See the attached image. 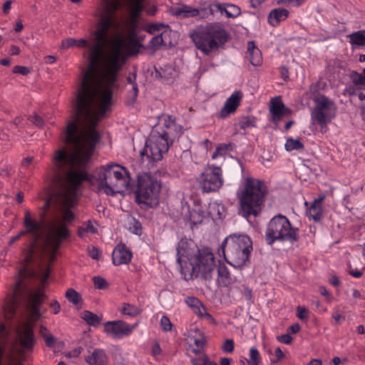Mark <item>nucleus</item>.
Wrapping results in <instances>:
<instances>
[{
  "label": "nucleus",
  "instance_id": "4c0bfd02",
  "mask_svg": "<svg viewBox=\"0 0 365 365\" xmlns=\"http://www.w3.org/2000/svg\"><path fill=\"white\" fill-rule=\"evenodd\" d=\"M351 78L352 83L357 86L358 88L364 89L365 88V77L363 73H359L354 71L351 74Z\"/></svg>",
  "mask_w": 365,
  "mask_h": 365
},
{
  "label": "nucleus",
  "instance_id": "c03bdc74",
  "mask_svg": "<svg viewBox=\"0 0 365 365\" xmlns=\"http://www.w3.org/2000/svg\"><path fill=\"white\" fill-rule=\"evenodd\" d=\"M93 281L95 287L99 289H104L108 287L106 280L100 276H95L93 278Z\"/></svg>",
  "mask_w": 365,
  "mask_h": 365
},
{
  "label": "nucleus",
  "instance_id": "603ef678",
  "mask_svg": "<svg viewBox=\"0 0 365 365\" xmlns=\"http://www.w3.org/2000/svg\"><path fill=\"white\" fill-rule=\"evenodd\" d=\"M50 269L48 267L43 268L41 272L38 274V278L41 281L42 286H43L49 277Z\"/></svg>",
  "mask_w": 365,
  "mask_h": 365
},
{
  "label": "nucleus",
  "instance_id": "0e129e2a",
  "mask_svg": "<svg viewBox=\"0 0 365 365\" xmlns=\"http://www.w3.org/2000/svg\"><path fill=\"white\" fill-rule=\"evenodd\" d=\"M331 317L334 320L335 324H339L341 320H344L345 319V317L342 316L339 313V310L334 311L332 314H331Z\"/></svg>",
  "mask_w": 365,
  "mask_h": 365
},
{
  "label": "nucleus",
  "instance_id": "7c9ffc66",
  "mask_svg": "<svg viewBox=\"0 0 365 365\" xmlns=\"http://www.w3.org/2000/svg\"><path fill=\"white\" fill-rule=\"evenodd\" d=\"M217 282L222 286H228L232 278L227 267L224 264H220L217 267Z\"/></svg>",
  "mask_w": 365,
  "mask_h": 365
},
{
  "label": "nucleus",
  "instance_id": "c9c22d12",
  "mask_svg": "<svg viewBox=\"0 0 365 365\" xmlns=\"http://www.w3.org/2000/svg\"><path fill=\"white\" fill-rule=\"evenodd\" d=\"M262 361L260 354L257 348L252 347L250 349V360L247 363L250 365H259Z\"/></svg>",
  "mask_w": 365,
  "mask_h": 365
},
{
  "label": "nucleus",
  "instance_id": "f03ea898",
  "mask_svg": "<svg viewBox=\"0 0 365 365\" xmlns=\"http://www.w3.org/2000/svg\"><path fill=\"white\" fill-rule=\"evenodd\" d=\"M177 263L185 279L200 276L205 280L212 279L216 266L213 253L207 247L200 249L192 240L182 238L178 243Z\"/></svg>",
  "mask_w": 365,
  "mask_h": 365
},
{
  "label": "nucleus",
  "instance_id": "423d86ee",
  "mask_svg": "<svg viewBox=\"0 0 365 365\" xmlns=\"http://www.w3.org/2000/svg\"><path fill=\"white\" fill-rule=\"evenodd\" d=\"M225 259L235 267L241 268L249 262L252 250V242L247 235L232 234L221 245Z\"/></svg>",
  "mask_w": 365,
  "mask_h": 365
},
{
  "label": "nucleus",
  "instance_id": "ea45409f",
  "mask_svg": "<svg viewBox=\"0 0 365 365\" xmlns=\"http://www.w3.org/2000/svg\"><path fill=\"white\" fill-rule=\"evenodd\" d=\"M66 297L73 304H78L81 299V295L73 289H68L66 292Z\"/></svg>",
  "mask_w": 365,
  "mask_h": 365
},
{
  "label": "nucleus",
  "instance_id": "20e7f679",
  "mask_svg": "<svg viewBox=\"0 0 365 365\" xmlns=\"http://www.w3.org/2000/svg\"><path fill=\"white\" fill-rule=\"evenodd\" d=\"M97 189L98 192L113 196L124 190H128L130 177L125 168L116 163L103 165L96 171Z\"/></svg>",
  "mask_w": 365,
  "mask_h": 365
},
{
  "label": "nucleus",
  "instance_id": "58836bf2",
  "mask_svg": "<svg viewBox=\"0 0 365 365\" xmlns=\"http://www.w3.org/2000/svg\"><path fill=\"white\" fill-rule=\"evenodd\" d=\"M232 145L231 143L228 144H221L218 145L215 151L212 155V158L215 159L219 156H225L228 150H232Z\"/></svg>",
  "mask_w": 365,
  "mask_h": 365
},
{
  "label": "nucleus",
  "instance_id": "4468645a",
  "mask_svg": "<svg viewBox=\"0 0 365 365\" xmlns=\"http://www.w3.org/2000/svg\"><path fill=\"white\" fill-rule=\"evenodd\" d=\"M200 188L204 192L217 191L223 185L222 169L215 165H208L198 178Z\"/></svg>",
  "mask_w": 365,
  "mask_h": 365
},
{
  "label": "nucleus",
  "instance_id": "9d476101",
  "mask_svg": "<svg viewBox=\"0 0 365 365\" xmlns=\"http://www.w3.org/2000/svg\"><path fill=\"white\" fill-rule=\"evenodd\" d=\"M160 189L161 182L156 177L148 173H139L135 191L137 203L151 205L158 200Z\"/></svg>",
  "mask_w": 365,
  "mask_h": 365
},
{
  "label": "nucleus",
  "instance_id": "6e6552de",
  "mask_svg": "<svg viewBox=\"0 0 365 365\" xmlns=\"http://www.w3.org/2000/svg\"><path fill=\"white\" fill-rule=\"evenodd\" d=\"M298 239L299 229L293 227L287 217L279 214L271 219L265 233V240L268 245H272L277 240L294 243Z\"/></svg>",
  "mask_w": 365,
  "mask_h": 365
},
{
  "label": "nucleus",
  "instance_id": "8fccbe9b",
  "mask_svg": "<svg viewBox=\"0 0 365 365\" xmlns=\"http://www.w3.org/2000/svg\"><path fill=\"white\" fill-rule=\"evenodd\" d=\"M297 316L301 320H307L309 318V311L305 307L299 306L297 308Z\"/></svg>",
  "mask_w": 365,
  "mask_h": 365
},
{
  "label": "nucleus",
  "instance_id": "a878e982",
  "mask_svg": "<svg viewBox=\"0 0 365 365\" xmlns=\"http://www.w3.org/2000/svg\"><path fill=\"white\" fill-rule=\"evenodd\" d=\"M163 120L164 127L167 128V130H162L160 133H168L167 135V138L173 139L172 137L174 136V132L176 133V135L182 132V127L181 125H177L175 120H173L170 115H164Z\"/></svg>",
  "mask_w": 365,
  "mask_h": 365
},
{
  "label": "nucleus",
  "instance_id": "3c124183",
  "mask_svg": "<svg viewBox=\"0 0 365 365\" xmlns=\"http://www.w3.org/2000/svg\"><path fill=\"white\" fill-rule=\"evenodd\" d=\"M203 215L202 212L192 211L190 212V220L195 225L201 223L202 221Z\"/></svg>",
  "mask_w": 365,
  "mask_h": 365
},
{
  "label": "nucleus",
  "instance_id": "b1692460",
  "mask_svg": "<svg viewBox=\"0 0 365 365\" xmlns=\"http://www.w3.org/2000/svg\"><path fill=\"white\" fill-rule=\"evenodd\" d=\"M289 11L282 8L272 9L268 16V22L272 26H279L281 21H283L289 16Z\"/></svg>",
  "mask_w": 365,
  "mask_h": 365
},
{
  "label": "nucleus",
  "instance_id": "2f4dec72",
  "mask_svg": "<svg viewBox=\"0 0 365 365\" xmlns=\"http://www.w3.org/2000/svg\"><path fill=\"white\" fill-rule=\"evenodd\" d=\"M350 39V43L352 46H365V36L364 30L354 32L347 36Z\"/></svg>",
  "mask_w": 365,
  "mask_h": 365
},
{
  "label": "nucleus",
  "instance_id": "dca6fc26",
  "mask_svg": "<svg viewBox=\"0 0 365 365\" xmlns=\"http://www.w3.org/2000/svg\"><path fill=\"white\" fill-rule=\"evenodd\" d=\"M207 15L213 16L216 11H220L221 14H225L227 18H236L241 14L240 8L234 4H221L214 2L209 6L202 9Z\"/></svg>",
  "mask_w": 365,
  "mask_h": 365
},
{
  "label": "nucleus",
  "instance_id": "412c9836",
  "mask_svg": "<svg viewBox=\"0 0 365 365\" xmlns=\"http://www.w3.org/2000/svg\"><path fill=\"white\" fill-rule=\"evenodd\" d=\"M86 361L89 365H108V358L103 349H95L86 357Z\"/></svg>",
  "mask_w": 365,
  "mask_h": 365
},
{
  "label": "nucleus",
  "instance_id": "393cba45",
  "mask_svg": "<svg viewBox=\"0 0 365 365\" xmlns=\"http://www.w3.org/2000/svg\"><path fill=\"white\" fill-rule=\"evenodd\" d=\"M176 71L172 66H165L160 70L155 68V76L160 78L165 83H171L175 81Z\"/></svg>",
  "mask_w": 365,
  "mask_h": 365
},
{
  "label": "nucleus",
  "instance_id": "aec40b11",
  "mask_svg": "<svg viewBox=\"0 0 365 365\" xmlns=\"http://www.w3.org/2000/svg\"><path fill=\"white\" fill-rule=\"evenodd\" d=\"M21 345L27 349H31L35 344L33 328L29 324L23 326L22 331L18 332Z\"/></svg>",
  "mask_w": 365,
  "mask_h": 365
},
{
  "label": "nucleus",
  "instance_id": "7ed1b4c3",
  "mask_svg": "<svg viewBox=\"0 0 365 365\" xmlns=\"http://www.w3.org/2000/svg\"><path fill=\"white\" fill-rule=\"evenodd\" d=\"M267 187L264 183L252 178H247L238 191L239 214L248 219L257 217L262 210Z\"/></svg>",
  "mask_w": 365,
  "mask_h": 365
},
{
  "label": "nucleus",
  "instance_id": "f704fd0d",
  "mask_svg": "<svg viewBox=\"0 0 365 365\" xmlns=\"http://www.w3.org/2000/svg\"><path fill=\"white\" fill-rule=\"evenodd\" d=\"M287 151L298 150L304 148L303 143L298 139L288 138L284 145Z\"/></svg>",
  "mask_w": 365,
  "mask_h": 365
},
{
  "label": "nucleus",
  "instance_id": "4d7b16f0",
  "mask_svg": "<svg viewBox=\"0 0 365 365\" xmlns=\"http://www.w3.org/2000/svg\"><path fill=\"white\" fill-rule=\"evenodd\" d=\"M234 349V341L231 339H227L222 346V350L225 352L232 353L233 352Z\"/></svg>",
  "mask_w": 365,
  "mask_h": 365
},
{
  "label": "nucleus",
  "instance_id": "f257e3e1",
  "mask_svg": "<svg viewBox=\"0 0 365 365\" xmlns=\"http://www.w3.org/2000/svg\"><path fill=\"white\" fill-rule=\"evenodd\" d=\"M101 9L102 6L98 8L93 43L89 44L84 38L76 39V47H88L89 65L76 93V120L69 122L66 130L65 140L73 150L60 148L54 151L47 173L51 186H80L87 180L84 169L100 140L95 127L110 109L113 88L125 61L123 50L125 48L130 53H137L141 46L135 31L128 34V41L122 36L110 38L109 30L118 26L115 16V24L108 29L105 39L96 40L95 33L98 29Z\"/></svg>",
  "mask_w": 365,
  "mask_h": 365
},
{
  "label": "nucleus",
  "instance_id": "338daca9",
  "mask_svg": "<svg viewBox=\"0 0 365 365\" xmlns=\"http://www.w3.org/2000/svg\"><path fill=\"white\" fill-rule=\"evenodd\" d=\"M51 307L53 309L54 314H57L61 310L60 304L56 300L51 302Z\"/></svg>",
  "mask_w": 365,
  "mask_h": 365
},
{
  "label": "nucleus",
  "instance_id": "473e14b6",
  "mask_svg": "<svg viewBox=\"0 0 365 365\" xmlns=\"http://www.w3.org/2000/svg\"><path fill=\"white\" fill-rule=\"evenodd\" d=\"M82 318L88 325L93 327H98L102 321L101 317H99L90 311H84L83 312Z\"/></svg>",
  "mask_w": 365,
  "mask_h": 365
},
{
  "label": "nucleus",
  "instance_id": "680f3d73",
  "mask_svg": "<svg viewBox=\"0 0 365 365\" xmlns=\"http://www.w3.org/2000/svg\"><path fill=\"white\" fill-rule=\"evenodd\" d=\"M131 8L134 16H138L143 9V4L133 1L131 3Z\"/></svg>",
  "mask_w": 365,
  "mask_h": 365
},
{
  "label": "nucleus",
  "instance_id": "864d4df0",
  "mask_svg": "<svg viewBox=\"0 0 365 365\" xmlns=\"http://www.w3.org/2000/svg\"><path fill=\"white\" fill-rule=\"evenodd\" d=\"M361 88H358L355 84L349 85L344 89V94L350 96H355Z\"/></svg>",
  "mask_w": 365,
  "mask_h": 365
},
{
  "label": "nucleus",
  "instance_id": "774afa93",
  "mask_svg": "<svg viewBox=\"0 0 365 365\" xmlns=\"http://www.w3.org/2000/svg\"><path fill=\"white\" fill-rule=\"evenodd\" d=\"M7 359L10 361L9 365H22L21 362L11 354L8 355Z\"/></svg>",
  "mask_w": 365,
  "mask_h": 365
},
{
  "label": "nucleus",
  "instance_id": "e433bc0d",
  "mask_svg": "<svg viewBox=\"0 0 365 365\" xmlns=\"http://www.w3.org/2000/svg\"><path fill=\"white\" fill-rule=\"evenodd\" d=\"M40 334L43 338L46 346L48 347H53L56 339L49 331L46 327H41L40 329Z\"/></svg>",
  "mask_w": 365,
  "mask_h": 365
},
{
  "label": "nucleus",
  "instance_id": "cd10ccee",
  "mask_svg": "<svg viewBox=\"0 0 365 365\" xmlns=\"http://www.w3.org/2000/svg\"><path fill=\"white\" fill-rule=\"evenodd\" d=\"M247 53L250 63L254 66H260L262 63V57L260 50L255 45L254 41L247 43Z\"/></svg>",
  "mask_w": 365,
  "mask_h": 365
},
{
  "label": "nucleus",
  "instance_id": "c85d7f7f",
  "mask_svg": "<svg viewBox=\"0 0 365 365\" xmlns=\"http://www.w3.org/2000/svg\"><path fill=\"white\" fill-rule=\"evenodd\" d=\"M190 339L193 342L194 345L192 348V352L196 354H200L205 343L204 335L196 329L191 331Z\"/></svg>",
  "mask_w": 365,
  "mask_h": 365
},
{
  "label": "nucleus",
  "instance_id": "13d9d810",
  "mask_svg": "<svg viewBox=\"0 0 365 365\" xmlns=\"http://www.w3.org/2000/svg\"><path fill=\"white\" fill-rule=\"evenodd\" d=\"M76 39L73 38H66L61 42V47L63 49H68L71 47L76 46Z\"/></svg>",
  "mask_w": 365,
  "mask_h": 365
},
{
  "label": "nucleus",
  "instance_id": "a18cd8bd",
  "mask_svg": "<svg viewBox=\"0 0 365 365\" xmlns=\"http://www.w3.org/2000/svg\"><path fill=\"white\" fill-rule=\"evenodd\" d=\"M160 323L161 329H163V331L167 332L171 331L173 324L171 323L170 320L167 316L163 315L160 319Z\"/></svg>",
  "mask_w": 365,
  "mask_h": 365
},
{
  "label": "nucleus",
  "instance_id": "09e8293b",
  "mask_svg": "<svg viewBox=\"0 0 365 365\" xmlns=\"http://www.w3.org/2000/svg\"><path fill=\"white\" fill-rule=\"evenodd\" d=\"M304 2V0H277L278 4H284L298 7Z\"/></svg>",
  "mask_w": 365,
  "mask_h": 365
},
{
  "label": "nucleus",
  "instance_id": "72a5a7b5",
  "mask_svg": "<svg viewBox=\"0 0 365 365\" xmlns=\"http://www.w3.org/2000/svg\"><path fill=\"white\" fill-rule=\"evenodd\" d=\"M120 311L123 314L133 317L138 316L141 312L140 308L128 303H123Z\"/></svg>",
  "mask_w": 365,
  "mask_h": 365
},
{
  "label": "nucleus",
  "instance_id": "052dcab7",
  "mask_svg": "<svg viewBox=\"0 0 365 365\" xmlns=\"http://www.w3.org/2000/svg\"><path fill=\"white\" fill-rule=\"evenodd\" d=\"M207 362L208 358L205 355H204L202 357L195 358L192 359V363L193 365H207Z\"/></svg>",
  "mask_w": 365,
  "mask_h": 365
},
{
  "label": "nucleus",
  "instance_id": "5fc2aeb1",
  "mask_svg": "<svg viewBox=\"0 0 365 365\" xmlns=\"http://www.w3.org/2000/svg\"><path fill=\"white\" fill-rule=\"evenodd\" d=\"M31 317L34 319H37L41 317V312L39 309V305L30 304L29 307Z\"/></svg>",
  "mask_w": 365,
  "mask_h": 365
},
{
  "label": "nucleus",
  "instance_id": "bb28decb",
  "mask_svg": "<svg viewBox=\"0 0 365 365\" xmlns=\"http://www.w3.org/2000/svg\"><path fill=\"white\" fill-rule=\"evenodd\" d=\"M172 34L175 35V32L165 31L160 35L153 37L149 42L150 47L153 49H158L161 45H172V42L168 40V38Z\"/></svg>",
  "mask_w": 365,
  "mask_h": 365
},
{
  "label": "nucleus",
  "instance_id": "49530a36",
  "mask_svg": "<svg viewBox=\"0 0 365 365\" xmlns=\"http://www.w3.org/2000/svg\"><path fill=\"white\" fill-rule=\"evenodd\" d=\"M240 127L241 129H247L250 128L255 127V121L254 118H251L250 117L244 118L240 122Z\"/></svg>",
  "mask_w": 365,
  "mask_h": 365
},
{
  "label": "nucleus",
  "instance_id": "37998d69",
  "mask_svg": "<svg viewBox=\"0 0 365 365\" xmlns=\"http://www.w3.org/2000/svg\"><path fill=\"white\" fill-rule=\"evenodd\" d=\"M98 232L97 228L94 227L93 222L88 220L83 227H81L78 230V235L82 237L83 232H90L96 234Z\"/></svg>",
  "mask_w": 365,
  "mask_h": 365
},
{
  "label": "nucleus",
  "instance_id": "39448f33",
  "mask_svg": "<svg viewBox=\"0 0 365 365\" xmlns=\"http://www.w3.org/2000/svg\"><path fill=\"white\" fill-rule=\"evenodd\" d=\"M190 37L198 50L209 55L228 41L229 34L221 24L215 23L196 28Z\"/></svg>",
  "mask_w": 365,
  "mask_h": 365
},
{
  "label": "nucleus",
  "instance_id": "4be33fe9",
  "mask_svg": "<svg viewBox=\"0 0 365 365\" xmlns=\"http://www.w3.org/2000/svg\"><path fill=\"white\" fill-rule=\"evenodd\" d=\"M324 199V196H322L313 201L311 207L307 211V215L309 220H312L314 222H319L321 220L323 216L322 202Z\"/></svg>",
  "mask_w": 365,
  "mask_h": 365
},
{
  "label": "nucleus",
  "instance_id": "5701e85b",
  "mask_svg": "<svg viewBox=\"0 0 365 365\" xmlns=\"http://www.w3.org/2000/svg\"><path fill=\"white\" fill-rule=\"evenodd\" d=\"M37 274L36 272L28 267L26 265H24L19 270L18 277L16 281V287H15V292H20L24 285V281L27 278H32L36 277Z\"/></svg>",
  "mask_w": 365,
  "mask_h": 365
},
{
  "label": "nucleus",
  "instance_id": "69168bd1",
  "mask_svg": "<svg viewBox=\"0 0 365 365\" xmlns=\"http://www.w3.org/2000/svg\"><path fill=\"white\" fill-rule=\"evenodd\" d=\"M89 255L93 259H98L101 257V252L98 248L92 247L89 250Z\"/></svg>",
  "mask_w": 365,
  "mask_h": 365
},
{
  "label": "nucleus",
  "instance_id": "0eeeda50",
  "mask_svg": "<svg viewBox=\"0 0 365 365\" xmlns=\"http://www.w3.org/2000/svg\"><path fill=\"white\" fill-rule=\"evenodd\" d=\"M74 218L73 212L70 209H66L63 212V222L54 220L48 223L43 250L48 254L50 263L56 259V252L61 244L69 238L70 231L66 223L73 222Z\"/></svg>",
  "mask_w": 365,
  "mask_h": 365
},
{
  "label": "nucleus",
  "instance_id": "c756f323",
  "mask_svg": "<svg viewBox=\"0 0 365 365\" xmlns=\"http://www.w3.org/2000/svg\"><path fill=\"white\" fill-rule=\"evenodd\" d=\"M201 12L202 11L201 10ZM203 16H208L204 11ZM200 14V11L197 9L191 7L190 6L183 5L177 9L175 11V15L182 18L195 17Z\"/></svg>",
  "mask_w": 365,
  "mask_h": 365
},
{
  "label": "nucleus",
  "instance_id": "6e6d98bb",
  "mask_svg": "<svg viewBox=\"0 0 365 365\" xmlns=\"http://www.w3.org/2000/svg\"><path fill=\"white\" fill-rule=\"evenodd\" d=\"M29 120L39 128L43 127L44 125V121L43 118L36 113H34L33 115L29 116Z\"/></svg>",
  "mask_w": 365,
  "mask_h": 365
},
{
  "label": "nucleus",
  "instance_id": "ddd939ff",
  "mask_svg": "<svg viewBox=\"0 0 365 365\" xmlns=\"http://www.w3.org/2000/svg\"><path fill=\"white\" fill-rule=\"evenodd\" d=\"M98 29L95 33L96 39L101 41L107 36L108 29L115 24V13L120 6V0H101Z\"/></svg>",
  "mask_w": 365,
  "mask_h": 365
},
{
  "label": "nucleus",
  "instance_id": "de8ad7c7",
  "mask_svg": "<svg viewBox=\"0 0 365 365\" xmlns=\"http://www.w3.org/2000/svg\"><path fill=\"white\" fill-rule=\"evenodd\" d=\"M43 293L41 290H38L34 293L31 297V304L34 305H41L42 303Z\"/></svg>",
  "mask_w": 365,
  "mask_h": 365
},
{
  "label": "nucleus",
  "instance_id": "a19ab883",
  "mask_svg": "<svg viewBox=\"0 0 365 365\" xmlns=\"http://www.w3.org/2000/svg\"><path fill=\"white\" fill-rule=\"evenodd\" d=\"M129 230L131 232L140 235L142 234L141 223L135 218L130 219L129 222Z\"/></svg>",
  "mask_w": 365,
  "mask_h": 365
},
{
  "label": "nucleus",
  "instance_id": "f3484780",
  "mask_svg": "<svg viewBox=\"0 0 365 365\" xmlns=\"http://www.w3.org/2000/svg\"><path fill=\"white\" fill-rule=\"evenodd\" d=\"M243 94L240 91H234L231 96L226 100L223 107L219 112V117L225 118L230 114L234 113L238 106L240 105Z\"/></svg>",
  "mask_w": 365,
  "mask_h": 365
},
{
  "label": "nucleus",
  "instance_id": "f8f14e48",
  "mask_svg": "<svg viewBox=\"0 0 365 365\" xmlns=\"http://www.w3.org/2000/svg\"><path fill=\"white\" fill-rule=\"evenodd\" d=\"M314 102L315 106L311 113L312 120L322 128L336 117L337 106L331 99L322 94L316 96Z\"/></svg>",
  "mask_w": 365,
  "mask_h": 365
},
{
  "label": "nucleus",
  "instance_id": "9b49d317",
  "mask_svg": "<svg viewBox=\"0 0 365 365\" xmlns=\"http://www.w3.org/2000/svg\"><path fill=\"white\" fill-rule=\"evenodd\" d=\"M23 225L25 229L20 231L16 236L12 237L9 244L12 245L22 236L29 235L31 237V242L29 244V254L26 257V260L30 262L32 260L34 250L37 247L38 242L42 236V225L40 222L32 218L29 210H26L24 212Z\"/></svg>",
  "mask_w": 365,
  "mask_h": 365
},
{
  "label": "nucleus",
  "instance_id": "2eb2a0df",
  "mask_svg": "<svg viewBox=\"0 0 365 365\" xmlns=\"http://www.w3.org/2000/svg\"><path fill=\"white\" fill-rule=\"evenodd\" d=\"M137 327V323L130 325L122 320L108 321L104 324V331L111 337L119 339L130 335Z\"/></svg>",
  "mask_w": 365,
  "mask_h": 365
},
{
  "label": "nucleus",
  "instance_id": "a211bd4d",
  "mask_svg": "<svg viewBox=\"0 0 365 365\" xmlns=\"http://www.w3.org/2000/svg\"><path fill=\"white\" fill-rule=\"evenodd\" d=\"M269 112L274 123H277L292 113V110L284 106L280 97H275L271 100Z\"/></svg>",
  "mask_w": 365,
  "mask_h": 365
},
{
  "label": "nucleus",
  "instance_id": "6ab92c4d",
  "mask_svg": "<svg viewBox=\"0 0 365 365\" xmlns=\"http://www.w3.org/2000/svg\"><path fill=\"white\" fill-rule=\"evenodd\" d=\"M132 259V253L125 245H118L113 251L112 261L114 265L128 264Z\"/></svg>",
  "mask_w": 365,
  "mask_h": 365
},
{
  "label": "nucleus",
  "instance_id": "bf43d9fd",
  "mask_svg": "<svg viewBox=\"0 0 365 365\" xmlns=\"http://www.w3.org/2000/svg\"><path fill=\"white\" fill-rule=\"evenodd\" d=\"M13 72L26 76L30 73V69L26 66H16L14 67Z\"/></svg>",
  "mask_w": 365,
  "mask_h": 365
},
{
  "label": "nucleus",
  "instance_id": "79ce46f5",
  "mask_svg": "<svg viewBox=\"0 0 365 365\" xmlns=\"http://www.w3.org/2000/svg\"><path fill=\"white\" fill-rule=\"evenodd\" d=\"M185 302L186 304L191 307H193V308H196L199 310V313L200 314H202V312L200 311V308H202V309L203 311H205L204 307L202 305L201 302H200V300L198 299H197L196 297H187L186 299H185Z\"/></svg>",
  "mask_w": 365,
  "mask_h": 365
},
{
  "label": "nucleus",
  "instance_id": "e2e57ef3",
  "mask_svg": "<svg viewBox=\"0 0 365 365\" xmlns=\"http://www.w3.org/2000/svg\"><path fill=\"white\" fill-rule=\"evenodd\" d=\"M277 339L279 341L284 343L285 344H289L292 341V338L288 334L279 336H277Z\"/></svg>",
  "mask_w": 365,
  "mask_h": 365
},
{
  "label": "nucleus",
  "instance_id": "1a4fd4ad",
  "mask_svg": "<svg viewBox=\"0 0 365 365\" xmlns=\"http://www.w3.org/2000/svg\"><path fill=\"white\" fill-rule=\"evenodd\" d=\"M168 134L160 133L156 130L151 132L144 148L140 153L143 162L146 159L148 163H150L163 159L164 154L168 153L173 141V139L167 138Z\"/></svg>",
  "mask_w": 365,
  "mask_h": 365
}]
</instances>
